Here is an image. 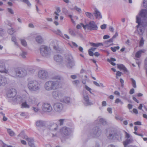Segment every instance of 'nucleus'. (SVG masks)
<instances>
[{"instance_id": "obj_1", "label": "nucleus", "mask_w": 147, "mask_h": 147, "mask_svg": "<svg viewBox=\"0 0 147 147\" xmlns=\"http://www.w3.org/2000/svg\"><path fill=\"white\" fill-rule=\"evenodd\" d=\"M53 80L46 82L44 85V88L47 91L55 90L61 87V77L59 76H55L53 78Z\"/></svg>"}, {"instance_id": "obj_2", "label": "nucleus", "mask_w": 147, "mask_h": 147, "mask_svg": "<svg viewBox=\"0 0 147 147\" xmlns=\"http://www.w3.org/2000/svg\"><path fill=\"white\" fill-rule=\"evenodd\" d=\"M136 22L138 24L137 26V30L140 36L143 35L144 31V28L147 26V22L146 21H141V19L138 16H136Z\"/></svg>"}, {"instance_id": "obj_3", "label": "nucleus", "mask_w": 147, "mask_h": 147, "mask_svg": "<svg viewBox=\"0 0 147 147\" xmlns=\"http://www.w3.org/2000/svg\"><path fill=\"white\" fill-rule=\"evenodd\" d=\"M27 87L30 91H36L40 89V85L37 81L32 80L28 81Z\"/></svg>"}, {"instance_id": "obj_4", "label": "nucleus", "mask_w": 147, "mask_h": 147, "mask_svg": "<svg viewBox=\"0 0 147 147\" xmlns=\"http://www.w3.org/2000/svg\"><path fill=\"white\" fill-rule=\"evenodd\" d=\"M14 71L12 72L11 73L12 76L13 77H23L26 76L27 74V71L24 68H16L14 69Z\"/></svg>"}, {"instance_id": "obj_5", "label": "nucleus", "mask_w": 147, "mask_h": 147, "mask_svg": "<svg viewBox=\"0 0 147 147\" xmlns=\"http://www.w3.org/2000/svg\"><path fill=\"white\" fill-rule=\"evenodd\" d=\"M89 44L90 45L94 47H92L88 50V51L89 55H100V54L98 52H95V50L96 49V48L95 47H97L100 46L102 45V44L100 43H94L90 42L89 43Z\"/></svg>"}, {"instance_id": "obj_6", "label": "nucleus", "mask_w": 147, "mask_h": 147, "mask_svg": "<svg viewBox=\"0 0 147 147\" xmlns=\"http://www.w3.org/2000/svg\"><path fill=\"white\" fill-rule=\"evenodd\" d=\"M47 128L48 130L52 134L53 136H57V132L59 129L58 125L57 123L52 122L48 126Z\"/></svg>"}, {"instance_id": "obj_7", "label": "nucleus", "mask_w": 147, "mask_h": 147, "mask_svg": "<svg viewBox=\"0 0 147 147\" xmlns=\"http://www.w3.org/2000/svg\"><path fill=\"white\" fill-rule=\"evenodd\" d=\"M143 5L145 8H147V0H143ZM137 16L139 17L140 16L143 18V20H141V21L145 20L147 22V9L141 10Z\"/></svg>"}, {"instance_id": "obj_8", "label": "nucleus", "mask_w": 147, "mask_h": 147, "mask_svg": "<svg viewBox=\"0 0 147 147\" xmlns=\"http://www.w3.org/2000/svg\"><path fill=\"white\" fill-rule=\"evenodd\" d=\"M84 28L86 29L87 28L88 30H97L98 28L97 26L93 21H90L88 23L86 24L85 25L83 24H81Z\"/></svg>"}, {"instance_id": "obj_9", "label": "nucleus", "mask_w": 147, "mask_h": 147, "mask_svg": "<svg viewBox=\"0 0 147 147\" xmlns=\"http://www.w3.org/2000/svg\"><path fill=\"white\" fill-rule=\"evenodd\" d=\"M38 78L40 80H45L49 78V74L48 71L45 69L39 70L38 73Z\"/></svg>"}, {"instance_id": "obj_10", "label": "nucleus", "mask_w": 147, "mask_h": 147, "mask_svg": "<svg viewBox=\"0 0 147 147\" xmlns=\"http://www.w3.org/2000/svg\"><path fill=\"white\" fill-rule=\"evenodd\" d=\"M53 107L55 112L59 113L63 111L64 108V105L60 102H55L53 104Z\"/></svg>"}, {"instance_id": "obj_11", "label": "nucleus", "mask_w": 147, "mask_h": 147, "mask_svg": "<svg viewBox=\"0 0 147 147\" xmlns=\"http://www.w3.org/2000/svg\"><path fill=\"white\" fill-rule=\"evenodd\" d=\"M41 109L45 113H48L53 110V107L51 105L49 102H44L41 105Z\"/></svg>"}, {"instance_id": "obj_12", "label": "nucleus", "mask_w": 147, "mask_h": 147, "mask_svg": "<svg viewBox=\"0 0 147 147\" xmlns=\"http://www.w3.org/2000/svg\"><path fill=\"white\" fill-rule=\"evenodd\" d=\"M40 54L42 55H50L51 52L50 47L44 45H42L40 46Z\"/></svg>"}, {"instance_id": "obj_13", "label": "nucleus", "mask_w": 147, "mask_h": 147, "mask_svg": "<svg viewBox=\"0 0 147 147\" xmlns=\"http://www.w3.org/2000/svg\"><path fill=\"white\" fill-rule=\"evenodd\" d=\"M24 135V138L26 139L28 142L29 146L30 147H35L34 144V140L32 138H28V136L24 134L23 132H21L20 134V136L22 137Z\"/></svg>"}, {"instance_id": "obj_14", "label": "nucleus", "mask_w": 147, "mask_h": 147, "mask_svg": "<svg viewBox=\"0 0 147 147\" xmlns=\"http://www.w3.org/2000/svg\"><path fill=\"white\" fill-rule=\"evenodd\" d=\"M7 63V61L5 60H0V68H1L0 72L7 74L8 73V71L7 69L5 68V66Z\"/></svg>"}, {"instance_id": "obj_15", "label": "nucleus", "mask_w": 147, "mask_h": 147, "mask_svg": "<svg viewBox=\"0 0 147 147\" xmlns=\"http://www.w3.org/2000/svg\"><path fill=\"white\" fill-rule=\"evenodd\" d=\"M53 97L57 99L60 100L64 96L63 93L59 90L54 91L52 92Z\"/></svg>"}, {"instance_id": "obj_16", "label": "nucleus", "mask_w": 147, "mask_h": 147, "mask_svg": "<svg viewBox=\"0 0 147 147\" xmlns=\"http://www.w3.org/2000/svg\"><path fill=\"white\" fill-rule=\"evenodd\" d=\"M66 57V61L67 62L66 65L69 68H72L75 65V63L71 56H68Z\"/></svg>"}, {"instance_id": "obj_17", "label": "nucleus", "mask_w": 147, "mask_h": 147, "mask_svg": "<svg viewBox=\"0 0 147 147\" xmlns=\"http://www.w3.org/2000/svg\"><path fill=\"white\" fill-rule=\"evenodd\" d=\"M60 131L62 134L65 136H68L71 133L72 130L70 128L64 127L61 129Z\"/></svg>"}, {"instance_id": "obj_18", "label": "nucleus", "mask_w": 147, "mask_h": 147, "mask_svg": "<svg viewBox=\"0 0 147 147\" xmlns=\"http://www.w3.org/2000/svg\"><path fill=\"white\" fill-rule=\"evenodd\" d=\"M23 97L26 99L25 101L29 105L34 104L36 101V99L35 98L29 96L27 93L26 96L25 97L24 96Z\"/></svg>"}, {"instance_id": "obj_19", "label": "nucleus", "mask_w": 147, "mask_h": 147, "mask_svg": "<svg viewBox=\"0 0 147 147\" xmlns=\"http://www.w3.org/2000/svg\"><path fill=\"white\" fill-rule=\"evenodd\" d=\"M17 92L16 90L14 89L9 90L7 93V96L8 98L12 100L16 95Z\"/></svg>"}, {"instance_id": "obj_20", "label": "nucleus", "mask_w": 147, "mask_h": 147, "mask_svg": "<svg viewBox=\"0 0 147 147\" xmlns=\"http://www.w3.org/2000/svg\"><path fill=\"white\" fill-rule=\"evenodd\" d=\"M101 134V130L98 127H96L93 129L92 135L93 137L98 136H100Z\"/></svg>"}, {"instance_id": "obj_21", "label": "nucleus", "mask_w": 147, "mask_h": 147, "mask_svg": "<svg viewBox=\"0 0 147 147\" xmlns=\"http://www.w3.org/2000/svg\"><path fill=\"white\" fill-rule=\"evenodd\" d=\"M116 131L111 130L109 132V135L107 136L108 138L111 140H113L115 139Z\"/></svg>"}, {"instance_id": "obj_22", "label": "nucleus", "mask_w": 147, "mask_h": 147, "mask_svg": "<svg viewBox=\"0 0 147 147\" xmlns=\"http://www.w3.org/2000/svg\"><path fill=\"white\" fill-rule=\"evenodd\" d=\"M83 103L86 106L92 105V103L89 100V97L87 95H84L83 97Z\"/></svg>"}, {"instance_id": "obj_23", "label": "nucleus", "mask_w": 147, "mask_h": 147, "mask_svg": "<svg viewBox=\"0 0 147 147\" xmlns=\"http://www.w3.org/2000/svg\"><path fill=\"white\" fill-rule=\"evenodd\" d=\"M41 106V104L40 102H38L36 104L32 107V110L36 113L38 112L40 110V108Z\"/></svg>"}, {"instance_id": "obj_24", "label": "nucleus", "mask_w": 147, "mask_h": 147, "mask_svg": "<svg viewBox=\"0 0 147 147\" xmlns=\"http://www.w3.org/2000/svg\"><path fill=\"white\" fill-rule=\"evenodd\" d=\"M7 79L4 76L0 75V86L4 85L7 83Z\"/></svg>"}, {"instance_id": "obj_25", "label": "nucleus", "mask_w": 147, "mask_h": 147, "mask_svg": "<svg viewBox=\"0 0 147 147\" xmlns=\"http://www.w3.org/2000/svg\"><path fill=\"white\" fill-rule=\"evenodd\" d=\"M57 43L56 41L55 40H53L50 44V45L53 46V48L56 52H58L60 51V50L57 46L55 45V44Z\"/></svg>"}, {"instance_id": "obj_26", "label": "nucleus", "mask_w": 147, "mask_h": 147, "mask_svg": "<svg viewBox=\"0 0 147 147\" xmlns=\"http://www.w3.org/2000/svg\"><path fill=\"white\" fill-rule=\"evenodd\" d=\"M54 60L58 63H61L63 61L64 63V61H63L61 56H54Z\"/></svg>"}, {"instance_id": "obj_27", "label": "nucleus", "mask_w": 147, "mask_h": 147, "mask_svg": "<svg viewBox=\"0 0 147 147\" xmlns=\"http://www.w3.org/2000/svg\"><path fill=\"white\" fill-rule=\"evenodd\" d=\"M36 125L38 127H43L45 125V123L44 121L40 120L36 122Z\"/></svg>"}, {"instance_id": "obj_28", "label": "nucleus", "mask_w": 147, "mask_h": 147, "mask_svg": "<svg viewBox=\"0 0 147 147\" xmlns=\"http://www.w3.org/2000/svg\"><path fill=\"white\" fill-rule=\"evenodd\" d=\"M95 13H94V14L96 18L99 19L102 18L101 13L98 10H95Z\"/></svg>"}, {"instance_id": "obj_29", "label": "nucleus", "mask_w": 147, "mask_h": 147, "mask_svg": "<svg viewBox=\"0 0 147 147\" xmlns=\"http://www.w3.org/2000/svg\"><path fill=\"white\" fill-rule=\"evenodd\" d=\"M115 139H117L119 141H121L122 137V134L119 132H117L116 131Z\"/></svg>"}, {"instance_id": "obj_30", "label": "nucleus", "mask_w": 147, "mask_h": 147, "mask_svg": "<svg viewBox=\"0 0 147 147\" xmlns=\"http://www.w3.org/2000/svg\"><path fill=\"white\" fill-rule=\"evenodd\" d=\"M61 101L64 103L68 104H69L71 103L70 98L69 97H67L64 98L63 100H61Z\"/></svg>"}, {"instance_id": "obj_31", "label": "nucleus", "mask_w": 147, "mask_h": 147, "mask_svg": "<svg viewBox=\"0 0 147 147\" xmlns=\"http://www.w3.org/2000/svg\"><path fill=\"white\" fill-rule=\"evenodd\" d=\"M12 100L14 102H19L22 101V98L20 96L17 95L15 97H14Z\"/></svg>"}, {"instance_id": "obj_32", "label": "nucleus", "mask_w": 147, "mask_h": 147, "mask_svg": "<svg viewBox=\"0 0 147 147\" xmlns=\"http://www.w3.org/2000/svg\"><path fill=\"white\" fill-rule=\"evenodd\" d=\"M47 56H40L38 58L36 59V61L38 62L41 61H45L47 58Z\"/></svg>"}, {"instance_id": "obj_33", "label": "nucleus", "mask_w": 147, "mask_h": 147, "mask_svg": "<svg viewBox=\"0 0 147 147\" xmlns=\"http://www.w3.org/2000/svg\"><path fill=\"white\" fill-rule=\"evenodd\" d=\"M117 66L118 68L123 70L125 72H127V69L123 64H117Z\"/></svg>"}, {"instance_id": "obj_34", "label": "nucleus", "mask_w": 147, "mask_h": 147, "mask_svg": "<svg viewBox=\"0 0 147 147\" xmlns=\"http://www.w3.org/2000/svg\"><path fill=\"white\" fill-rule=\"evenodd\" d=\"M36 42L39 43H41L43 42V39L40 36H37L35 38Z\"/></svg>"}, {"instance_id": "obj_35", "label": "nucleus", "mask_w": 147, "mask_h": 147, "mask_svg": "<svg viewBox=\"0 0 147 147\" xmlns=\"http://www.w3.org/2000/svg\"><path fill=\"white\" fill-rule=\"evenodd\" d=\"M132 140L131 139H127L123 142V144L124 147H127V145L129 144L131 142Z\"/></svg>"}, {"instance_id": "obj_36", "label": "nucleus", "mask_w": 147, "mask_h": 147, "mask_svg": "<svg viewBox=\"0 0 147 147\" xmlns=\"http://www.w3.org/2000/svg\"><path fill=\"white\" fill-rule=\"evenodd\" d=\"M116 59L113 58H111L110 59H107V61L108 62L110 63L113 65L115 66L116 65L115 63L113 62V61H115Z\"/></svg>"}, {"instance_id": "obj_37", "label": "nucleus", "mask_w": 147, "mask_h": 147, "mask_svg": "<svg viewBox=\"0 0 147 147\" xmlns=\"http://www.w3.org/2000/svg\"><path fill=\"white\" fill-rule=\"evenodd\" d=\"M85 14L87 17L91 19H93L94 16L91 13L86 12L85 13Z\"/></svg>"}, {"instance_id": "obj_38", "label": "nucleus", "mask_w": 147, "mask_h": 147, "mask_svg": "<svg viewBox=\"0 0 147 147\" xmlns=\"http://www.w3.org/2000/svg\"><path fill=\"white\" fill-rule=\"evenodd\" d=\"M22 105L23 107L26 108H29L30 107V105L25 101L22 104Z\"/></svg>"}, {"instance_id": "obj_39", "label": "nucleus", "mask_w": 147, "mask_h": 147, "mask_svg": "<svg viewBox=\"0 0 147 147\" xmlns=\"http://www.w3.org/2000/svg\"><path fill=\"white\" fill-rule=\"evenodd\" d=\"M65 120V119H60L58 120V125H59L60 126L63 125Z\"/></svg>"}, {"instance_id": "obj_40", "label": "nucleus", "mask_w": 147, "mask_h": 147, "mask_svg": "<svg viewBox=\"0 0 147 147\" xmlns=\"http://www.w3.org/2000/svg\"><path fill=\"white\" fill-rule=\"evenodd\" d=\"M20 41L22 45L26 47L27 45V43L26 40L23 39H20Z\"/></svg>"}, {"instance_id": "obj_41", "label": "nucleus", "mask_w": 147, "mask_h": 147, "mask_svg": "<svg viewBox=\"0 0 147 147\" xmlns=\"http://www.w3.org/2000/svg\"><path fill=\"white\" fill-rule=\"evenodd\" d=\"M140 37L141 39L139 42V46L142 47L143 45L144 40L142 37L140 36Z\"/></svg>"}, {"instance_id": "obj_42", "label": "nucleus", "mask_w": 147, "mask_h": 147, "mask_svg": "<svg viewBox=\"0 0 147 147\" xmlns=\"http://www.w3.org/2000/svg\"><path fill=\"white\" fill-rule=\"evenodd\" d=\"M99 121L103 125H105L107 123L106 121L103 118H100L99 119Z\"/></svg>"}, {"instance_id": "obj_43", "label": "nucleus", "mask_w": 147, "mask_h": 147, "mask_svg": "<svg viewBox=\"0 0 147 147\" xmlns=\"http://www.w3.org/2000/svg\"><path fill=\"white\" fill-rule=\"evenodd\" d=\"M11 40L12 41L14 42L15 45L17 46H18V44L17 42L16 39L15 37L12 36L11 38Z\"/></svg>"}, {"instance_id": "obj_44", "label": "nucleus", "mask_w": 147, "mask_h": 147, "mask_svg": "<svg viewBox=\"0 0 147 147\" xmlns=\"http://www.w3.org/2000/svg\"><path fill=\"white\" fill-rule=\"evenodd\" d=\"M7 131L10 136H12L14 135V133L10 129H7Z\"/></svg>"}, {"instance_id": "obj_45", "label": "nucleus", "mask_w": 147, "mask_h": 147, "mask_svg": "<svg viewBox=\"0 0 147 147\" xmlns=\"http://www.w3.org/2000/svg\"><path fill=\"white\" fill-rule=\"evenodd\" d=\"M131 80L132 82L133 86L134 88H136V81L132 78H131Z\"/></svg>"}, {"instance_id": "obj_46", "label": "nucleus", "mask_w": 147, "mask_h": 147, "mask_svg": "<svg viewBox=\"0 0 147 147\" xmlns=\"http://www.w3.org/2000/svg\"><path fill=\"white\" fill-rule=\"evenodd\" d=\"M80 82L78 80H75L72 81L73 84L75 86H78L80 84Z\"/></svg>"}, {"instance_id": "obj_47", "label": "nucleus", "mask_w": 147, "mask_h": 147, "mask_svg": "<svg viewBox=\"0 0 147 147\" xmlns=\"http://www.w3.org/2000/svg\"><path fill=\"white\" fill-rule=\"evenodd\" d=\"M140 56H135L134 59L136 60V63L138 65L140 63V62L139 61L138 59L140 58Z\"/></svg>"}, {"instance_id": "obj_48", "label": "nucleus", "mask_w": 147, "mask_h": 147, "mask_svg": "<svg viewBox=\"0 0 147 147\" xmlns=\"http://www.w3.org/2000/svg\"><path fill=\"white\" fill-rule=\"evenodd\" d=\"M115 103L118 104L119 103H120L121 105H123V102L119 98L117 99L115 101Z\"/></svg>"}, {"instance_id": "obj_49", "label": "nucleus", "mask_w": 147, "mask_h": 147, "mask_svg": "<svg viewBox=\"0 0 147 147\" xmlns=\"http://www.w3.org/2000/svg\"><path fill=\"white\" fill-rule=\"evenodd\" d=\"M145 51L144 50H140L136 53V55H140L142 54Z\"/></svg>"}, {"instance_id": "obj_50", "label": "nucleus", "mask_w": 147, "mask_h": 147, "mask_svg": "<svg viewBox=\"0 0 147 147\" xmlns=\"http://www.w3.org/2000/svg\"><path fill=\"white\" fill-rule=\"evenodd\" d=\"M22 1L26 3L27 5L30 7L31 6V4L28 0H22Z\"/></svg>"}, {"instance_id": "obj_51", "label": "nucleus", "mask_w": 147, "mask_h": 147, "mask_svg": "<svg viewBox=\"0 0 147 147\" xmlns=\"http://www.w3.org/2000/svg\"><path fill=\"white\" fill-rule=\"evenodd\" d=\"M14 32L15 31L13 28L9 29L8 30V32L11 35L13 34Z\"/></svg>"}, {"instance_id": "obj_52", "label": "nucleus", "mask_w": 147, "mask_h": 147, "mask_svg": "<svg viewBox=\"0 0 147 147\" xmlns=\"http://www.w3.org/2000/svg\"><path fill=\"white\" fill-rule=\"evenodd\" d=\"M115 118L118 120H120L121 121H122L123 120V118L121 117H120L119 116H116L115 117Z\"/></svg>"}, {"instance_id": "obj_53", "label": "nucleus", "mask_w": 147, "mask_h": 147, "mask_svg": "<svg viewBox=\"0 0 147 147\" xmlns=\"http://www.w3.org/2000/svg\"><path fill=\"white\" fill-rule=\"evenodd\" d=\"M74 9L76 10L79 13H81V9L80 8L78 7L77 6H75Z\"/></svg>"}, {"instance_id": "obj_54", "label": "nucleus", "mask_w": 147, "mask_h": 147, "mask_svg": "<svg viewBox=\"0 0 147 147\" xmlns=\"http://www.w3.org/2000/svg\"><path fill=\"white\" fill-rule=\"evenodd\" d=\"M122 73L121 72L119 71H117V73L116 74V78H118L117 76H120L121 75Z\"/></svg>"}, {"instance_id": "obj_55", "label": "nucleus", "mask_w": 147, "mask_h": 147, "mask_svg": "<svg viewBox=\"0 0 147 147\" xmlns=\"http://www.w3.org/2000/svg\"><path fill=\"white\" fill-rule=\"evenodd\" d=\"M62 11L63 13L65 14H67L68 13V10L65 8H63Z\"/></svg>"}, {"instance_id": "obj_56", "label": "nucleus", "mask_w": 147, "mask_h": 147, "mask_svg": "<svg viewBox=\"0 0 147 147\" xmlns=\"http://www.w3.org/2000/svg\"><path fill=\"white\" fill-rule=\"evenodd\" d=\"M85 88L90 93H92V92L91 91V89L89 87L85 85Z\"/></svg>"}, {"instance_id": "obj_57", "label": "nucleus", "mask_w": 147, "mask_h": 147, "mask_svg": "<svg viewBox=\"0 0 147 147\" xmlns=\"http://www.w3.org/2000/svg\"><path fill=\"white\" fill-rule=\"evenodd\" d=\"M107 27V25L105 24H104L102 25H101L100 26V28L102 29H105Z\"/></svg>"}, {"instance_id": "obj_58", "label": "nucleus", "mask_w": 147, "mask_h": 147, "mask_svg": "<svg viewBox=\"0 0 147 147\" xmlns=\"http://www.w3.org/2000/svg\"><path fill=\"white\" fill-rule=\"evenodd\" d=\"M7 10L10 13H11V14H13V13H14L12 9H11V8H8L7 9Z\"/></svg>"}, {"instance_id": "obj_59", "label": "nucleus", "mask_w": 147, "mask_h": 147, "mask_svg": "<svg viewBox=\"0 0 147 147\" xmlns=\"http://www.w3.org/2000/svg\"><path fill=\"white\" fill-rule=\"evenodd\" d=\"M56 34H58L60 36H62V35L61 33V31L59 30H57L56 32Z\"/></svg>"}, {"instance_id": "obj_60", "label": "nucleus", "mask_w": 147, "mask_h": 147, "mask_svg": "<svg viewBox=\"0 0 147 147\" xmlns=\"http://www.w3.org/2000/svg\"><path fill=\"white\" fill-rule=\"evenodd\" d=\"M107 40L105 41L104 42V44L105 46L108 47L110 45V43L109 42H107Z\"/></svg>"}, {"instance_id": "obj_61", "label": "nucleus", "mask_w": 147, "mask_h": 147, "mask_svg": "<svg viewBox=\"0 0 147 147\" xmlns=\"http://www.w3.org/2000/svg\"><path fill=\"white\" fill-rule=\"evenodd\" d=\"M69 32L71 35L73 36L75 35V34L73 31L71 30L70 29L69 30Z\"/></svg>"}, {"instance_id": "obj_62", "label": "nucleus", "mask_w": 147, "mask_h": 147, "mask_svg": "<svg viewBox=\"0 0 147 147\" xmlns=\"http://www.w3.org/2000/svg\"><path fill=\"white\" fill-rule=\"evenodd\" d=\"M63 38L64 39H69V36L67 34H64L63 36Z\"/></svg>"}, {"instance_id": "obj_63", "label": "nucleus", "mask_w": 147, "mask_h": 147, "mask_svg": "<svg viewBox=\"0 0 147 147\" xmlns=\"http://www.w3.org/2000/svg\"><path fill=\"white\" fill-rule=\"evenodd\" d=\"M125 137L126 138H127V139L129 138H130V136L129 135V134H128L127 132H125Z\"/></svg>"}, {"instance_id": "obj_64", "label": "nucleus", "mask_w": 147, "mask_h": 147, "mask_svg": "<svg viewBox=\"0 0 147 147\" xmlns=\"http://www.w3.org/2000/svg\"><path fill=\"white\" fill-rule=\"evenodd\" d=\"M72 43L74 47H78V45L76 43L73 42H72Z\"/></svg>"}]
</instances>
